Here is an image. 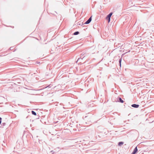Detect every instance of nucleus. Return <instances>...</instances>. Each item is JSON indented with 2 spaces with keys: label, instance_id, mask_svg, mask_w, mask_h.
I'll return each mask as SVG.
<instances>
[{
  "label": "nucleus",
  "instance_id": "f257e3e1",
  "mask_svg": "<svg viewBox=\"0 0 154 154\" xmlns=\"http://www.w3.org/2000/svg\"><path fill=\"white\" fill-rule=\"evenodd\" d=\"M112 14V13H110L106 17V19L108 20V23L109 22L110 20V17Z\"/></svg>",
  "mask_w": 154,
  "mask_h": 154
},
{
  "label": "nucleus",
  "instance_id": "f03ea898",
  "mask_svg": "<svg viewBox=\"0 0 154 154\" xmlns=\"http://www.w3.org/2000/svg\"><path fill=\"white\" fill-rule=\"evenodd\" d=\"M92 20V17H91L85 23V24H88L90 23Z\"/></svg>",
  "mask_w": 154,
  "mask_h": 154
},
{
  "label": "nucleus",
  "instance_id": "7ed1b4c3",
  "mask_svg": "<svg viewBox=\"0 0 154 154\" xmlns=\"http://www.w3.org/2000/svg\"><path fill=\"white\" fill-rule=\"evenodd\" d=\"M137 151L138 149L137 148V147L136 146L134 149V151L132 152L131 154H135L137 152Z\"/></svg>",
  "mask_w": 154,
  "mask_h": 154
},
{
  "label": "nucleus",
  "instance_id": "20e7f679",
  "mask_svg": "<svg viewBox=\"0 0 154 154\" xmlns=\"http://www.w3.org/2000/svg\"><path fill=\"white\" fill-rule=\"evenodd\" d=\"M117 101L121 103H123L124 102L123 100L120 97H119L117 98Z\"/></svg>",
  "mask_w": 154,
  "mask_h": 154
},
{
  "label": "nucleus",
  "instance_id": "39448f33",
  "mask_svg": "<svg viewBox=\"0 0 154 154\" xmlns=\"http://www.w3.org/2000/svg\"><path fill=\"white\" fill-rule=\"evenodd\" d=\"M131 106L132 107H133L135 108H137L139 107V105L138 104H132L131 105Z\"/></svg>",
  "mask_w": 154,
  "mask_h": 154
},
{
  "label": "nucleus",
  "instance_id": "423d86ee",
  "mask_svg": "<svg viewBox=\"0 0 154 154\" xmlns=\"http://www.w3.org/2000/svg\"><path fill=\"white\" fill-rule=\"evenodd\" d=\"M124 143L123 142H119V143H118V145L119 146H121Z\"/></svg>",
  "mask_w": 154,
  "mask_h": 154
},
{
  "label": "nucleus",
  "instance_id": "0eeeda50",
  "mask_svg": "<svg viewBox=\"0 0 154 154\" xmlns=\"http://www.w3.org/2000/svg\"><path fill=\"white\" fill-rule=\"evenodd\" d=\"M79 33V32L78 31L75 32L74 33L73 35H78Z\"/></svg>",
  "mask_w": 154,
  "mask_h": 154
},
{
  "label": "nucleus",
  "instance_id": "6e6552de",
  "mask_svg": "<svg viewBox=\"0 0 154 154\" xmlns=\"http://www.w3.org/2000/svg\"><path fill=\"white\" fill-rule=\"evenodd\" d=\"M31 112L32 115H33L35 116L36 115V112H35L34 111H33V110Z\"/></svg>",
  "mask_w": 154,
  "mask_h": 154
},
{
  "label": "nucleus",
  "instance_id": "1a4fd4ad",
  "mask_svg": "<svg viewBox=\"0 0 154 154\" xmlns=\"http://www.w3.org/2000/svg\"><path fill=\"white\" fill-rule=\"evenodd\" d=\"M82 59H83V58H79L78 59L76 62H77L78 61H81L82 60Z\"/></svg>",
  "mask_w": 154,
  "mask_h": 154
},
{
  "label": "nucleus",
  "instance_id": "9d476101",
  "mask_svg": "<svg viewBox=\"0 0 154 154\" xmlns=\"http://www.w3.org/2000/svg\"><path fill=\"white\" fill-rule=\"evenodd\" d=\"M122 58H120L119 60V64L121 63Z\"/></svg>",
  "mask_w": 154,
  "mask_h": 154
},
{
  "label": "nucleus",
  "instance_id": "9b49d317",
  "mask_svg": "<svg viewBox=\"0 0 154 154\" xmlns=\"http://www.w3.org/2000/svg\"><path fill=\"white\" fill-rule=\"evenodd\" d=\"M2 119L1 117H0V125L1 123Z\"/></svg>",
  "mask_w": 154,
  "mask_h": 154
},
{
  "label": "nucleus",
  "instance_id": "f8f14e48",
  "mask_svg": "<svg viewBox=\"0 0 154 154\" xmlns=\"http://www.w3.org/2000/svg\"><path fill=\"white\" fill-rule=\"evenodd\" d=\"M51 86V85H49V86H47V87H46L45 88H47L48 87H49V88H51V86Z\"/></svg>",
  "mask_w": 154,
  "mask_h": 154
},
{
  "label": "nucleus",
  "instance_id": "ddd939ff",
  "mask_svg": "<svg viewBox=\"0 0 154 154\" xmlns=\"http://www.w3.org/2000/svg\"><path fill=\"white\" fill-rule=\"evenodd\" d=\"M13 47H11L10 48V49L11 50H12L13 49Z\"/></svg>",
  "mask_w": 154,
  "mask_h": 154
},
{
  "label": "nucleus",
  "instance_id": "4468645a",
  "mask_svg": "<svg viewBox=\"0 0 154 154\" xmlns=\"http://www.w3.org/2000/svg\"><path fill=\"white\" fill-rule=\"evenodd\" d=\"M92 132L94 134L95 133V131H92Z\"/></svg>",
  "mask_w": 154,
  "mask_h": 154
},
{
  "label": "nucleus",
  "instance_id": "2eb2a0df",
  "mask_svg": "<svg viewBox=\"0 0 154 154\" xmlns=\"http://www.w3.org/2000/svg\"><path fill=\"white\" fill-rule=\"evenodd\" d=\"M119 65H120V67H121V64H119Z\"/></svg>",
  "mask_w": 154,
  "mask_h": 154
},
{
  "label": "nucleus",
  "instance_id": "dca6fc26",
  "mask_svg": "<svg viewBox=\"0 0 154 154\" xmlns=\"http://www.w3.org/2000/svg\"><path fill=\"white\" fill-rule=\"evenodd\" d=\"M71 39V38H70L68 40V41H69L70 39Z\"/></svg>",
  "mask_w": 154,
  "mask_h": 154
},
{
  "label": "nucleus",
  "instance_id": "f3484780",
  "mask_svg": "<svg viewBox=\"0 0 154 154\" xmlns=\"http://www.w3.org/2000/svg\"><path fill=\"white\" fill-rule=\"evenodd\" d=\"M5 123H3V125H5Z\"/></svg>",
  "mask_w": 154,
  "mask_h": 154
},
{
  "label": "nucleus",
  "instance_id": "a211bd4d",
  "mask_svg": "<svg viewBox=\"0 0 154 154\" xmlns=\"http://www.w3.org/2000/svg\"><path fill=\"white\" fill-rule=\"evenodd\" d=\"M53 151H51V152H53Z\"/></svg>",
  "mask_w": 154,
  "mask_h": 154
},
{
  "label": "nucleus",
  "instance_id": "6ab92c4d",
  "mask_svg": "<svg viewBox=\"0 0 154 154\" xmlns=\"http://www.w3.org/2000/svg\"><path fill=\"white\" fill-rule=\"evenodd\" d=\"M28 116H27L26 118H28Z\"/></svg>",
  "mask_w": 154,
  "mask_h": 154
}]
</instances>
